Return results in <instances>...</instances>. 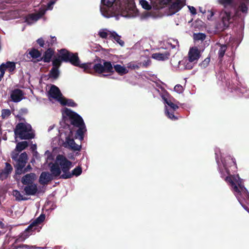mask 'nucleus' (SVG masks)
Masks as SVG:
<instances>
[{"label": "nucleus", "mask_w": 249, "mask_h": 249, "mask_svg": "<svg viewBox=\"0 0 249 249\" xmlns=\"http://www.w3.org/2000/svg\"><path fill=\"white\" fill-rule=\"evenodd\" d=\"M121 37L120 36H119L116 32L113 31L110 38L114 39L121 46H123L124 43V41L121 39Z\"/></svg>", "instance_id": "7c9ffc66"}, {"label": "nucleus", "mask_w": 249, "mask_h": 249, "mask_svg": "<svg viewBox=\"0 0 249 249\" xmlns=\"http://www.w3.org/2000/svg\"><path fill=\"white\" fill-rule=\"evenodd\" d=\"M199 11L203 14L206 12L205 10H203L202 7H199Z\"/></svg>", "instance_id": "13d9d810"}, {"label": "nucleus", "mask_w": 249, "mask_h": 249, "mask_svg": "<svg viewBox=\"0 0 249 249\" xmlns=\"http://www.w3.org/2000/svg\"><path fill=\"white\" fill-rule=\"evenodd\" d=\"M13 195L16 197L17 200H25L27 198L24 197L18 191L14 190L13 192Z\"/></svg>", "instance_id": "f704fd0d"}, {"label": "nucleus", "mask_w": 249, "mask_h": 249, "mask_svg": "<svg viewBox=\"0 0 249 249\" xmlns=\"http://www.w3.org/2000/svg\"><path fill=\"white\" fill-rule=\"evenodd\" d=\"M49 77L50 78L56 79H57L59 75V71L58 69L55 67H53L49 72Z\"/></svg>", "instance_id": "473e14b6"}, {"label": "nucleus", "mask_w": 249, "mask_h": 249, "mask_svg": "<svg viewBox=\"0 0 249 249\" xmlns=\"http://www.w3.org/2000/svg\"><path fill=\"white\" fill-rule=\"evenodd\" d=\"M215 160H216V162H218L216 153H215Z\"/></svg>", "instance_id": "0e129e2a"}, {"label": "nucleus", "mask_w": 249, "mask_h": 249, "mask_svg": "<svg viewBox=\"0 0 249 249\" xmlns=\"http://www.w3.org/2000/svg\"><path fill=\"white\" fill-rule=\"evenodd\" d=\"M210 61V57H207L203 60L201 63H200L199 65L201 67V68L204 69L207 67L209 64Z\"/></svg>", "instance_id": "c03bdc74"}, {"label": "nucleus", "mask_w": 249, "mask_h": 249, "mask_svg": "<svg viewBox=\"0 0 249 249\" xmlns=\"http://www.w3.org/2000/svg\"><path fill=\"white\" fill-rule=\"evenodd\" d=\"M196 24H198L200 25H203V22L200 20H198L196 22Z\"/></svg>", "instance_id": "bf43d9fd"}, {"label": "nucleus", "mask_w": 249, "mask_h": 249, "mask_svg": "<svg viewBox=\"0 0 249 249\" xmlns=\"http://www.w3.org/2000/svg\"><path fill=\"white\" fill-rule=\"evenodd\" d=\"M15 134L21 140H29L34 137L31 125L26 123L18 124L15 129Z\"/></svg>", "instance_id": "1a4fd4ad"}, {"label": "nucleus", "mask_w": 249, "mask_h": 249, "mask_svg": "<svg viewBox=\"0 0 249 249\" xmlns=\"http://www.w3.org/2000/svg\"><path fill=\"white\" fill-rule=\"evenodd\" d=\"M54 53L52 49H48L45 52L43 57L44 62H49Z\"/></svg>", "instance_id": "c756f323"}, {"label": "nucleus", "mask_w": 249, "mask_h": 249, "mask_svg": "<svg viewBox=\"0 0 249 249\" xmlns=\"http://www.w3.org/2000/svg\"><path fill=\"white\" fill-rule=\"evenodd\" d=\"M50 171L51 175L53 177H57L60 175L61 170L58 164L56 163V161L50 166Z\"/></svg>", "instance_id": "4be33fe9"}, {"label": "nucleus", "mask_w": 249, "mask_h": 249, "mask_svg": "<svg viewBox=\"0 0 249 249\" xmlns=\"http://www.w3.org/2000/svg\"><path fill=\"white\" fill-rule=\"evenodd\" d=\"M208 13H209V15H208L207 18L209 20H211L212 19V18L214 15V13L212 11H208Z\"/></svg>", "instance_id": "5fc2aeb1"}, {"label": "nucleus", "mask_w": 249, "mask_h": 249, "mask_svg": "<svg viewBox=\"0 0 249 249\" xmlns=\"http://www.w3.org/2000/svg\"><path fill=\"white\" fill-rule=\"evenodd\" d=\"M63 106H68L71 107H75L77 106V104L72 99H67L63 97L59 102Z\"/></svg>", "instance_id": "a878e982"}, {"label": "nucleus", "mask_w": 249, "mask_h": 249, "mask_svg": "<svg viewBox=\"0 0 249 249\" xmlns=\"http://www.w3.org/2000/svg\"><path fill=\"white\" fill-rule=\"evenodd\" d=\"M223 4L225 8L224 12L221 13L222 28L228 27L231 22L230 20L232 16L231 10L236 11L237 10L236 0H220L219 2Z\"/></svg>", "instance_id": "0eeeda50"}, {"label": "nucleus", "mask_w": 249, "mask_h": 249, "mask_svg": "<svg viewBox=\"0 0 249 249\" xmlns=\"http://www.w3.org/2000/svg\"><path fill=\"white\" fill-rule=\"evenodd\" d=\"M61 54L65 61H70L73 65L83 69L84 71L89 72L91 68L98 73L102 74L104 76H107L105 73H112L114 72L113 67L110 61L101 60L98 63L93 64L92 63L81 64L80 60L76 53L70 54L65 50L61 51Z\"/></svg>", "instance_id": "20e7f679"}, {"label": "nucleus", "mask_w": 249, "mask_h": 249, "mask_svg": "<svg viewBox=\"0 0 249 249\" xmlns=\"http://www.w3.org/2000/svg\"><path fill=\"white\" fill-rule=\"evenodd\" d=\"M2 68L5 70H7L10 73H14L16 69V63L14 62L8 61L5 63H2L0 65Z\"/></svg>", "instance_id": "412c9836"}, {"label": "nucleus", "mask_w": 249, "mask_h": 249, "mask_svg": "<svg viewBox=\"0 0 249 249\" xmlns=\"http://www.w3.org/2000/svg\"><path fill=\"white\" fill-rule=\"evenodd\" d=\"M82 173V168L80 166H78L75 168L72 171V172L71 173V177L73 176H75L76 177L80 175Z\"/></svg>", "instance_id": "ea45409f"}, {"label": "nucleus", "mask_w": 249, "mask_h": 249, "mask_svg": "<svg viewBox=\"0 0 249 249\" xmlns=\"http://www.w3.org/2000/svg\"><path fill=\"white\" fill-rule=\"evenodd\" d=\"M45 218V215L44 214H41L36 219L34 220L30 224V228H35V230L37 231H39V225L43 222Z\"/></svg>", "instance_id": "aec40b11"}, {"label": "nucleus", "mask_w": 249, "mask_h": 249, "mask_svg": "<svg viewBox=\"0 0 249 249\" xmlns=\"http://www.w3.org/2000/svg\"><path fill=\"white\" fill-rule=\"evenodd\" d=\"M166 44L168 45V48L172 49H178L179 47V43L177 39L174 38H169L166 41Z\"/></svg>", "instance_id": "cd10ccee"}, {"label": "nucleus", "mask_w": 249, "mask_h": 249, "mask_svg": "<svg viewBox=\"0 0 249 249\" xmlns=\"http://www.w3.org/2000/svg\"><path fill=\"white\" fill-rule=\"evenodd\" d=\"M113 31H109L107 29H100L98 32V35L102 38H106L108 36L110 38Z\"/></svg>", "instance_id": "c85d7f7f"}, {"label": "nucleus", "mask_w": 249, "mask_h": 249, "mask_svg": "<svg viewBox=\"0 0 249 249\" xmlns=\"http://www.w3.org/2000/svg\"><path fill=\"white\" fill-rule=\"evenodd\" d=\"M19 248H25L27 249H40V248L36 247V246H29L27 245H22L21 246H19Z\"/></svg>", "instance_id": "09e8293b"}, {"label": "nucleus", "mask_w": 249, "mask_h": 249, "mask_svg": "<svg viewBox=\"0 0 249 249\" xmlns=\"http://www.w3.org/2000/svg\"><path fill=\"white\" fill-rule=\"evenodd\" d=\"M222 162L223 165V167H224L225 171H221V178H224V176H225L226 175H229L230 174V170L228 169V164L226 162V160L223 161L222 160Z\"/></svg>", "instance_id": "c9c22d12"}, {"label": "nucleus", "mask_w": 249, "mask_h": 249, "mask_svg": "<svg viewBox=\"0 0 249 249\" xmlns=\"http://www.w3.org/2000/svg\"><path fill=\"white\" fill-rule=\"evenodd\" d=\"M177 110H172L171 109L166 108L165 109V113L166 116L172 120H176L178 119L177 117L175 115V111Z\"/></svg>", "instance_id": "2f4dec72"}, {"label": "nucleus", "mask_w": 249, "mask_h": 249, "mask_svg": "<svg viewBox=\"0 0 249 249\" xmlns=\"http://www.w3.org/2000/svg\"><path fill=\"white\" fill-rule=\"evenodd\" d=\"M29 53L33 58L35 59H37L41 56L39 51L34 49L30 51Z\"/></svg>", "instance_id": "4c0bfd02"}, {"label": "nucleus", "mask_w": 249, "mask_h": 249, "mask_svg": "<svg viewBox=\"0 0 249 249\" xmlns=\"http://www.w3.org/2000/svg\"><path fill=\"white\" fill-rule=\"evenodd\" d=\"M141 65V64L139 63H137L136 62H131L127 64L126 68L131 70L138 69L140 67Z\"/></svg>", "instance_id": "e433bc0d"}, {"label": "nucleus", "mask_w": 249, "mask_h": 249, "mask_svg": "<svg viewBox=\"0 0 249 249\" xmlns=\"http://www.w3.org/2000/svg\"><path fill=\"white\" fill-rule=\"evenodd\" d=\"M0 79L1 78H2L4 76V74L5 73V71L4 69H3L2 68V67H1L0 66Z\"/></svg>", "instance_id": "6e6d98bb"}, {"label": "nucleus", "mask_w": 249, "mask_h": 249, "mask_svg": "<svg viewBox=\"0 0 249 249\" xmlns=\"http://www.w3.org/2000/svg\"><path fill=\"white\" fill-rule=\"evenodd\" d=\"M0 226L1 228H3L4 226V224L2 223V222H0Z\"/></svg>", "instance_id": "e2e57ef3"}, {"label": "nucleus", "mask_w": 249, "mask_h": 249, "mask_svg": "<svg viewBox=\"0 0 249 249\" xmlns=\"http://www.w3.org/2000/svg\"><path fill=\"white\" fill-rule=\"evenodd\" d=\"M11 114V112L10 109H3L1 110V117L3 119H8Z\"/></svg>", "instance_id": "58836bf2"}, {"label": "nucleus", "mask_w": 249, "mask_h": 249, "mask_svg": "<svg viewBox=\"0 0 249 249\" xmlns=\"http://www.w3.org/2000/svg\"><path fill=\"white\" fill-rule=\"evenodd\" d=\"M11 158L15 161L14 166L16 168V173L14 178L17 180H19V175L25 173L23 168L27 161V154L25 152H23L18 155V154L15 152L12 154Z\"/></svg>", "instance_id": "6e6552de"}, {"label": "nucleus", "mask_w": 249, "mask_h": 249, "mask_svg": "<svg viewBox=\"0 0 249 249\" xmlns=\"http://www.w3.org/2000/svg\"><path fill=\"white\" fill-rule=\"evenodd\" d=\"M24 93L19 89L12 90L10 93L11 100L14 102H19L23 98Z\"/></svg>", "instance_id": "4468645a"}, {"label": "nucleus", "mask_w": 249, "mask_h": 249, "mask_svg": "<svg viewBox=\"0 0 249 249\" xmlns=\"http://www.w3.org/2000/svg\"><path fill=\"white\" fill-rule=\"evenodd\" d=\"M220 47V49L219 50V58L224 56L227 48V45L225 44L222 45Z\"/></svg>", "instance_id": "79ce46f5"}, {"label": "nucleus", "mask_w": 249, "mask_h": 249, "mask_svg": "<svg viewBox=\"0 0 249 249\" xmlns=\"http://www.w3.org/2000/svg\"><path fill=\"white\" fill-rule=\"evenodd\" d=\"M224 179L231 186L235 196L244 209L249 213V209L243 204L242 198L249 203V193L243 184L238 175L226 177Z\"/></svg>", "instance_id": "39448f33"}, {"label": "nucleus", "mask_w": 249, "mask_h": 249, "mask_svg": "<svg viewBox=\"0 0 249 249\" xmlns=\"http://www.w3.org/2000/svg\"><path fill=\"white\" fill-rule=\"evenodd\" d=\"M62 50H65V51H67L70 54H73L72 53H71L69 52L67 50H66L65 49H61V50H60L59 51V57L54 58L53 59V67H55L56 68L58 69L59 67L60 66V65L61 64L62 60L64 61L65 62H67L66 61H65L63 59V58H62V55L61 54V51H62ZM68 62H69V61H68ZM70 62L71 63L70 61Z\"/></svg>", "instance_id": "b1692460"}, {"label": "nucleus", "mask_w": 249, "mask_h": 249, "mask_svg": "<svg viewBox=\"0 0 249 249\" xmlns=\"http://www.w3.org/2000/svg\"><path fill=\"white\" fill-rule=\"evenodd\" d=\"M150 64L151 60H150V59H147L143 62L142 65L143 66L146 67L150 65Z\"/></svg>", "instance_id": "603ef678"}, {"label": "nucleus", "mask_w": 249, "mask_h": 249, "mask_svg": "<svg viewBox=\"0 0 249 249\" xmlns=\"http://www.w3.org/2000/svg\"><path fill=\"white\" fill-rule=\"evenodd\" d=\"M48 94L50 100L53 99L58 102H59V100L63 97L58 88L54 85L51 86Z\"/></svg>", "instance_id": "ddd939ff"}, {"label": "nucleus", "mask_w": 249, "mask_h": 249, "mask_svg": "<svg viewBox=\"0 0 249 249\" xmlns=\"http://www.w3.org/2000/svg\"><path fill=\"white\" fill-rule=\"evenodd\" d=\"M36 231L35 228H30V225L25 229V230L21 234L20 236L17 241L19 242L24 241L25 239L28 238L32 234L33 232Z\"/></svg>", "instance_id": "2eb2a0df"}, {"label": "nucleus", "mask_w": 249, "mask_h": 249, "mask_svg": "<svg viewBox=\"0 0 249 249\" xmlns=\"http://www.w3.org/2000/svg\"><path fill=\"white\" fill-rule=\"evenodd\" d=\"M63 115H66L64 122L60 123L62 128L59 130V133L66 135L65 141L63 145L65 148L70 149L73 151H79L81 146L76 144L73 139V130L71 126L78 128L76 131L77 138L81 141L84 139V134L87 131L86 125L82 117L71 110L65 108L64 110Z\"/></svg>", "instance_id": "f257e3e1"}, {"label": "nucleus", "mask_w": 249, "mask_h": 249, "mask_svg": "<svg viewBox=\"0 0 249 249\" xmlns=\"http://www.w3.org/2000/svg\"><path fill=\"white\" fill-rule=\"evenodd\" d=\"M13 168L8 163H5V167L4 169L0 170V179L3 180L6 178L9 174L12 172Z\"/></svg>", "instance_id": "f3484780"}, {"label": "nucleus", "mask_w": 249, "mask_h": 249, "mask_svg": "<svg viewBox=\"0 0 249 249\" xmlns=\"http://www.w3.org/2000/svg\"><path fill=\"white\" fill-rule=\"evenodd\" d=\"M204 50V48L202 46H194L190 47L187 57H184L181 60L179 61L177 65H176L174 60H172V65L180 70L192 69L201 57V53Z\"/></svg>", "instance_id": "423d86ee"}, {"label": "nucleus", "mask_w": 249, "mask_h": 249, "mask_svg": "<svg viewBox=\"0 0 249 249\" xmlns=\"http://www.w3.org/2000/svg\"><path fill=\"white\" fill-rule=\"evenodd\" d=\"M55 160L63 173L61 178L65 179L71 178V175L69 170L73 166L72 162L62 155L57 156Z\"/></svg>", "instance_id": "9d476101"}, {"label": "nucleus", "mask_w": 249, "mask_h": 249, "mask_svg": "<svg viewBox=\"0 0 249 249\" xmlns=\"http://www.w3.org/2000/svg\"><path fill=\"white\" fill-rule=\"evenodd\" d=\"M237 90H239V91L240 92H241L242 93H244V91H243L242 90V89H240L238 88V89H237Z\"/></svg>", "instance_id": "680f3d73"}, {"label": "nucleus", "mask_w": 249, "mask_h": 249, "mask_svg": "<svg viewBox=\"0 0 249 249\" xmlns=\"http://www.w3.org/2000/svg\"><path fill=\"white\" fill-rule=\"evenodd\" d=\"M56 38L55 36H51L50 40H48L47 43H48V46L49 47L51 45H53L56 43Z\"/></svg>", "instance_id": "49530a36"}, {"label": "nucleus", "mask_w": 249, "mask_h": 249, "mask_svg": "<svg viewBox=\"0 0 249 249\" xmlns=\"http://www.w3.org/2000/svg\"><path fill=\"white\" fill-rule=\"evenodd\" d=\"M226 161H228V164H231L230 167L231 168V170L235 171L236 169V166L235 162L233 159H231L230 157H228L226 159Z\"/></svg>", "instance_id": "a19ab883"}, {"label": "nucleus", "mask_w": 249, "mask_h": 249, "mask_svg": "<svg viewBox=\"0 0 249 249\" xmlns=\"http://www.w3.org/2000/svg\"><path fill=\"white\" fill-rule=\"evenodd\" d=\"M45 155L47 156V159L51 160L52 159V155L51 152L47 150L45 152Z\"/></svg>", "instance_id": "864d4df0"}, {"label": "nucleus", "mask_w": 249, "mask_h": 249, "mask_svg": "<svg viewBox=\"0 0 249 249\" xmlns=\"http://www.w3.org/2000/svg\"><path fill=\"white\" fill-rule=\"evenodd\" d=\"M206 35L202 33H194L193 35V38L196 41H203L206 39Z\"/></svg>", "instance_id": "72a5a7b5"}, {"label": "nucleus", "mask_w": 249, "mask_h": 249, "mask_svg": "<svg viewBox=\"0 0 249 249\" xmlns=\"http://www.w3.org/2000/svg\"><path fill=\"white\" fill-rule=\"evenodd\" d=\"M36 177L35 174L30 173L24 176L21 178V182L24 185L33 184V182L36 179Z\"/></svg>", "instance_id": "dca6fc26"}, {"label": "nucleus", "mask_w": 249, "mask_h": 249, "mask_svg": "<svg viewBox=\"0 0 249 249\" xmlns=\"http://www.w3.org/2000/svg\"><path fill=\"white\" fill-rule=\"evenodd\" d=\"M188 8L190 12H191V13L192 15H196V8L194 6H188Z\"/></svg>", "instance_id": "8fccbe9b"}, {"label": "nucleus", "mask_w": 249, "mask_h": 249, "mask_svg": "<svg viewBox=\"0 0 249 249\" xmlns=\"http://www.w3.org/2000/svg\"><path fill=\"white\" fill-rule=\"evenodd\" d=\"M113 70L114 69L116 72L119 75H123L128 72V70L126 67L121 65H114Z\"/></svg>", "instance_id": "393cba45"}, {"label": "nucleus", "mask_w": 249, "mask_h": 249, "mask_svg": "<svg viewBox=\"0 0 249 249\" xmlns=\"http://www.w3.org/2000/svg\"><path fill=\"white\" fill-rule=\"evenodd\" d=\"M53 179V177L49 172H44L41 173L39 177V182L41 184H47Z\"/></svg>", "instance_id": "6ab92c4d"}, {"label": "nucleus", "mask_w": 249, "mask_h": 249, "mask_svg": "<svg viewBox=\"0 0 249 249\" xmlns=\"http://www.w3.org/2000/svg\"><path fill=\"white\" fill-rule=\"evenodd\" d=\"M53 126H50L49 128V131H50L51 130H52V129H53Z\"/></svg>", "instance_id": "052dcab7"}, {"label": "nucleus", "mask_w": 249, "mask_h": 249, "mask_svg": "<svg viewBox=\"0 0 249 249\" xmlns=\"http://www.w3.org/2000/svg\"><path fill=\"white\" fill-rule=\"evenodd\" d=\"M46 10H48L47 6H42L37 13L27 15L25 17V22L29 25L35 23L45 14Z\"/></svg>", "instance_id": "9b49d317"}, {"label": "nucleus", "mask_w": 249, "mask_h": 249, "mask_svg": "<svg viewBox=\"0 0 249 249\" xmlns=\"http://www.w3.org/2000/svg\"><path fill=\"white\" fill-rule=\"evenodd\" d=\"M116 0H101L100 11L104 17H111L117 12L126 18H135L138 15V11L132 0H126L119 6Z\"/></svg>", "instance_id": "7ed1b4c3"}, {"label": "nucleus", "mask_w": 249, "mask_h": 249, "mask_svg": "<svg viewBox=\"0 0 249 249\" xmlns=\"http://www.w3.org/2000/svg\"><path fill=\"white\" fill-rule=\"evenodd\" d=\"M31 166L30 165H28L26 168L24 169V172H27L31 169Z\"/></svg>", "instance_id": "4d7b16f0"}, {"label": "nucleus", "mask_w": 249, "mask_h": 249, "mask_svg": "<svg viewBox=\"0 0 249 249\" xmlns=\"http://www.w3.org/2000/svg\"><path fill=\"white\" fill-rule=\"evenodd\" d=\"M170 56L168 51L164 53H156L152 54V58L159 61H164L167 59Z\"/></svg>", "instance_id": "a211bd4d"}, {"label": "nucleus", "mask_w": 249, "mask_h": 249, "mask_svg": "<svg viewBox=\"0 0 249 249\" xmlns=\"http://www.w3.org/2000/svg\"><path fill=\"white\" fill-rule=\"evenodd\" d=\"M28 143L26 141L18 142L17 144L15 150L12 152V154L15 152L16 153L18 154L19 152H21L22 150L25 149L28 146ZM18 155H19V154Z\"/></svg>", "instance_id": "bb28decb"}, {"label": "nucleus", "mask_w": 249, "mask_h": 249, "mask_svg": "<svg viewBox=\"0 0 249 249\" xmlns=\"http://www.w3.org/2000/svg\"><path fill=\"white\" fill-rule=\"evenodd\" d=\"M185 0H150V3L146 0H139V2L142 8L149 10L152 7L156 9L143 12L140 16L141 20H148L150 18L158 19L163 16L159 9L167 6L169 12L168 15H172L179 11L185 4Z\"/></svg>", "instance_id": "f03ea898"}, {"label": "nucleus", "mask_w": 249, "mask_h": 249, "mask_svg": "<svg viewBox=\"0 0 249 249\" xmlns=\"http://www.w3.org/2000/svg\"><path fill=\"white\" fill-rule=\"evenodd\" d=\"M238 8L243 13L247 12L248 8L247 6V3L244 1H240Z\"/></svg>", "instance_id": "37998d69"}, {"label": "nucleus", "mask_w": 249, "mask_h": 249, "mask_svg": "<svg viewBox=\"0 0 249 249\" xmlns=\"http://www.w3.org/2000/svg\"><path fill=\"white\" fill-rule=\"evenodd\" d=\"M24 191L27 195H34L37 191V185L34 183L27 185L24 187Z\"/></svg>", "instance_id": "5701e85b"}, {"label": "nucleus", "mask_w": 249, "mask_h": 249, "mask_svg": "<svg viewBox=\"0 0 249 249\" xmlns=\"http://www.w3.org/2000/svg\"><path fill=\"white\" fill-rule=\"evenodd\" d=\"M37 43L39 45V46L41 47H43L44 45V40L42 38H39L36 40Z\"/></svg>", "instance_id": "3c124183"}, {"label": "nucleus", "mask_w": 249, "mask_h": 249, "mask_svg": "<svg viewBox=\"0 0 249 249\" xmlns=\"http://www.w3.org/2000/svg\"><path fill=\"white\" fill-rule=\"evenodd\" d=\"M34 147L36 148V145H34V146H33V148H34Z\"/></svg>", "instance_id": "69168bd1"}, {"label": "nucleus", "mask_w": 249, "mask_h": 249, "mask_svg": "<svg viewBox=\"0 0 249 249\" xmlns=\"http://www.w3.org/2000/svg\"><path fill=\"white\" fill-rule=\"evenodd\" d=\"M57 0H51L50 2L47 4V9L51 10L53 8V6Z\"/></svg>", "instance_id": "de8ad7c7"}, {"label": "nucleus", "mask_w": 249, "mask_h": 249, "mask_svg": "<svg viewBox=\"0 0 249 249\" xmlns=\"http://www.w3.org/2000/svg\"><path fill=\"white\" fill-rule=\"evenodd\" d=\"M160 94L165 105V109L177 110L178 108V106L174 103L173 98L170 96L166 91L161 90V92Z\"/></svg>", "instance_id": "f8f14e48"}, {"label": "nucleus", "mask_w": 249, "mask_h": 249, "mask_svg": "<svg viewBox=\"0 0 249 249\" xmlns=\"http://www.w3.org/2000/svg\"><path fill=\"white\" fill-rule=\"evenodd\" d=\"M222 38L220 37V40L221 41V42H222Z\"/></svg>", "instance_id": "338daca9"}, {"label": "nucleus", "mask_w": 249, "mask_h": 249, "mask_svg": "<svg viewBox=\"0 0 249 249\" xmlns=\"http://www.w3.org/2000/svg\"><path fill=\"white\" fill-rule=\"evenodd\" d=\"M174 91L178 94H180L183 93L184 89L181 85L178 84L175 86Z\"/></svg>", "instance_id": "a18cd8bd"}]
</instances>
